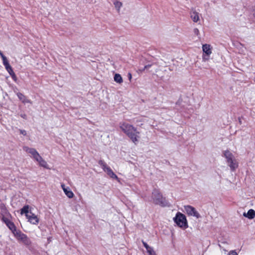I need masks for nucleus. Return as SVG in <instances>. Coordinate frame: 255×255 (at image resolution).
Here are the masks:
<instances>
[{
	"label": "nucleus",
	"mask_w": 255,
	"mask_h": 255,
	"mask_svg": "<svg viewBox=\"0 0 255 255\" xmlns=\"http://www.w3.org/2000/svg\"><path fill=\"white\" fill-rule=\"evenodd\" d=\"M199 14L195 9H192L190 12V17L192 20L197 22L199 20Z\"/></svg>",
	"instance_id": "nucleus-12"
},
{
	"label": "nucleus",
	"mask_w": 255,
	"mask_h": 255,
	"mask_svg": "<svg viewBox=\"0 0 255 255\" xmlns=\"http://www.w3.org/2000/svg\"><path fill=\"white\" fill-rule=\"evenodd\" d=\"M99 164L102 167L104 171L106 172L111 178L116 179L118 181L119 180L118 176L114 173L111 168L109 166H107L106 163L103 160H100L99 161Z\"/></svg>",
	"instance_id": "nucleus-5"
},
{
	"label": "nucleus",
	"mask_w": 255,
	"mask_h": 255,
	"mask_svg": "<svg viewBox=\"0 0 255 255\" xmlns=\"http://www.w3.org/2000/svg\"><path fill=\"white\" fill-rule=\"evenodd\" d=\"M128 78L129 80L131 81V78H132L131 74L130 73H128Z\"/></svg>",
	"instance_id": "nucleus-30"
},
{
	"label": "nucleus",
	"mask_w": 255,
	"mask_h": 255,
	"mask_svg": "<svg viewBox=\"0 0 255 255\" xmlns=\"http://www.w3.org/2000/svg\"><path fill=\"white\" fill-rule=\"evenodd\" d=\"M13 234L18 242L23 244L27 247H29L31 245L30 239L27 235L22 233L21 231L16 230Z\"/></svg>",
	"instance_id": "nucleus-2"
},
{
	"label": "nucleus",
	"mask_w": 255,
	"mask_h": 255,
	"mask_svg": "<svg viewBox=\"0 0 255 255\" xmlns=\"http://www.w3.org/2000/svg\"><path fill=\"white\" fill-rule=\"evenodd\" d=\"M152 197L155 204L165 206L167 205L166 200L162 197V195L157 190H154L152 192Z\"/></svg>",
	"instance_id": "nucleus-3"
},
{
	"label": "nucleus",
	"mask_w": 255,
	"mask_h": 255,
	"mask_svg": "<svg viewBox=\"0 0 255 255\" xmlns=\"http://www.w3.org/2000/svg\"><path fill=\"white\" fill-rule=\"evenodd\" d=\"M202 50L207 56H209L212 53V48L210 45L205 44L202 46Z\"/></svg>",
	"instance_id": "nucleus-13"
},
{
	"label": "nucleus",
	"mask_w": 255,
	"mask_h": 255,
	"mask_svg": "<svg viewBox=\"0 0 255 255\" xmlns=\"http://www.w3.org/2000/svg\"><path fill=\"white\" fill-rule=\"evenodd\" d=\"M193 32L195 35H196L197 36H198L199 35V30L198 28H194L193 30Z\"/></svg>",
	"instance_id": "nucleus-24"
},
{
	"label": "nucleus",
	"mask_w": 255,
	"mask_h": 255,
	"mask_svg": "<svg viewBox=\"0 0 255 255\" xmlns=\"http://www.w3.org/2000/svg\"><path fill=\"white\" fill-rule=\"evenodd\" d=\"M31 210H29V206L28 205H26V206H24L21 209V211H20V213L21 214H24L26 216V217L28 215H29L30 213H31Z\"/></svg>",
	"instance_id": "nucleus-16"
},
{
	"label": "nucleus",
	"mask_w": 255,
	"mask_h": 255,
	"mask_svg": "<svg viewBox=\"0 0 255 255\" xmlns=\"http://www.w3.org/2000/svg\"><path fill=\"white\" fill-rule=\"evenodd\" d=\"M140 132L137 130L136 128L135 131H132L131 132L127 134V135L131 140V141L135 144H136L140 138L139 136Z\"/></svg>",
	"instance_id": "nucleus-9"
},
{
	"label": "nucleus",
	"mask_w": 255,
	"mask_h": 255,
	"mask_svg": "<svg viewBox=\"0 0 255 255\" xmlns=\"http://www.w3.org/2000/svg\"><path fill=\"white\" fill-rule=\"evenodd\" d=\"M147 252L148 255H156L155 252L151 247H150L149 249L147 250Z\"/></svg>",
	"instance_id": "nucleus-23"
},
{
	"label": "nucleus",
	"mask_w": 255,
	"mask_h": 255,
	"mask_svg": "<svg viewBox=\"0 0 255 255\" xmlns=\"http://www.w3.org/2000/svg\"><path fill=\"white\" fill-rule=\"evenodd\" d=\"M224 156L226 158L227 163L232 171H235L238 167V163L234 155L229 150L223 151Z\"/></svg>",
	"instance_id": "nucleus-1"
},
{
	"label": "nucleus",
	"mask_w": 255,
	"mask_h": 255,
	"mask_svg": "<svg viewBox=\"0 0 255 255\" xmlns=\"http://www.w3.org/2000/svg\"><path fill=\"white\" fill-rule=\"evenodd\" d=\"M120 128L126 135L128 134L132 131L136 130V128L133 126L125 122L120 124Z\"/></svg>",
	"instance_id": "nucleus-6"
},
{
	"label": "nucleus",
	"mask_w": 255,
	"mask_h": 255,
	"mask_svg": "<svg viewBox=\"0 0 255 255\" xmlns=\"http://www.w3.org/2000/svg\"><path fill=\"white\" fill-rule=\"evenodd\" d=\"M21 117L24 119H26V115L25 114H21L20 115Z\"/></svg>",
	"instance_id": "nucleus-32"
},
{
	"label": "nucleus",
	"mask_w": 255,
	"mask_h": 255,
	"mask_svg": "<svg viewBox=\"0 0 255 255\" xmlns=\"http://www.w3.org/2000/svg\"><path fill=\"white\" fill-rule=\"evenodd\" d=\"M185 210L188 215L195 217L197 219L201 217L199 213L196 210L195 208L191 206L187 205L184 206Z\"/></svg>",
	"instance_id": "nucleus-8"
},
{
	"label": "nucleus",
	"mask_w": 255,
	"mask_h": 255,
	"mask_svg": "<svg viewBox=\"0 0 255 255\" xmlns=\"http://www.w3.org/2000/svg\"><path fill=\"white\" fill-rule=\"evenodd\" d=\"M209 56H207V55L203 56V60L204 61H206L209 60Z\"/></svg>",
	"instance_id": "nucleus-26"
},
{
	"label": "nucleus",
	"mask_w": 255,
	"mask_h": 255,
	"mask_svg": "<svg viewBox=\"0 0 255 255\" xmlns=\"http://www.w3.org/2000/svg\"><path fill=\"white\" fill-rule=\"evenodd\" d=\"M26 218L30 223L33 225H37L39 223V219L37 216L32 212L26 216Z\"/></svg>",
	"instance_id": "nucleus-11"
},
{
	"label": "nucleus",
	"mask_w": 255,
	"mask_h": 255,
	"mask_svg": "<svg viewBox=\"0 0 255 255\" xmlns=\"http://www.w3.org/2000/svg\"><path fill=\"white\" fill-rule=\"evenodd\" d=\"M20 133L24 135H26V131L25 130L23 129H20L19 130Z\"/></svg>",
	"instance_id": "nucleus-29"
},
{
	"label": "nucleus",
	"mask_w": 255,
	"mask_h": 255,
	"mask_svg": "<svg viewBox=\"0 0 255 255\" xmlns=\"http://www.w3.org/2000/svg\"><path fill=\"white\" fill-rule=\"evenodd\" d=\"M142 244H143V245L144 247L146 248V250H147V249H149V248L150 247H149V246H148V245H147L145 242H144V241H142Z\"/></svg>",
	"instance_id": "nucleus-27"
},
{
	"label": "nucleus",
	"mask_w": 255,
	"mask_h": 255,
	"mask_svg": "<svg viewBox=\"0 0 255 255\" xmlns=\"http://www.w3.org/2000/svg\"><path fill=\"white\" fill-rule=\"evenodd\" d=\"M243 215L249 219H253L255 217V211L253 209H250L247 213H244Z\"/></svg>",
	"instance_id": "nucleus-14"
},
{
	"label": "nucleus",
	"mask_w": 255,
	"mask_h": 255,
	"mask_svg": "<svg viewBox=\"0 0 255 255\" xmlns=\"http://www.w3.org/2000/svg\"><path fill=\"white\" fill-rule=\"evenodd\" d=\"M37 161L39 163L40 166L43 167L45 168H48V164L46 161L44 160L41 156L39 158L38 160H37Z\"/></svg>",
	"instance_id": "nucleus-17"
},
{
	"label": "nucleus",
	"mask_w": 255,
	"mask_h": 255,
	"mask_svg": "<svg viewBox=\"0 0 255 255\" xmlns=\"http://www.w3.org/2000/svg\"><path fill=\"white\" fill-rule=\"evenodd\" d=\"M2 62H3V64L5 68L10 66V65L8 63V61L5 56L2 58Z\"/></svg>",
	"instance_id": "nucleus-21"
},
{
	"label": "nucleus",
	"mask_w": 255,
	"mask_h": 255,
	"mask_svg": "<svg viewBox=\"0 0 255 255\" xmlns=\"http://www.w3.org/2000/svg\"><path fill=\"white\" fill-rule=\"evenodd\" d=\"M0 57L2 58L4 57L5 56L3 54L2 51L1 50H0Z\"/></svg>",
	"instance_id": "nucleus-33"
},
{
	"label": "nucleus",
	"mask_w": 255,
	"mask_h": 255,
	"mask_svg": "<svg viewBox=\"0 0 255 255\" xmlns=\"http://www.w3.org/2000/svg\"><path fill=\"white\" fill-rule=\"evenodd\" d=\"M2 221L6 225L7 227L13 233L17 230L13 222H11L7 218L3 216L2 218Z\"/></svg>",
	"instance_id": "nucleus-10"
},
{
	"label": "nucleus",
	"mask_w": 255,
	"mask_h": 255,
	"mask_svg": "<svg viewBox=\"0 0 255 255\" xmlns=\"http://www.w3.org/2000/svg\"><path fill=\"white\" fill-rule=\"evenodd\" d=\"M174 220L177 225L181 228H186L188 227L185 216L180 213H178L176 214Z\"/></svg>",
	"instance_id": "nucleus-4"
},
{
	"label": "nucleus",
	"mask_w": 255,
	"mask_h": 255,
	"mask_svg": "<svg viewBox=\"0 0 255 255\" xmlns=\"http://www.w3.org/2000/svg\"><path fill=\"white\" fill-rule=\"evenodd\" d=\"M63 191L68 198H72L74 196V194L72 191L68 190L67 188H64Z\"/></svg>",
	"instance_id": "nucleus-19"
},
{
	"label": "nucleus",
	"mask_w": 255,
	"mask_h": 255,
	"mask_svg": "<svg viewBox=\"0 0 255 255\" xmlns=\"http://www.w3.org/2000/svg\"><path fill=\"white\" fill-rule=\"evenodd\" d=\"M5 68L6 70V71L8 72V73L10 75H11V74H13V73H14V72H13V69L10 65L8 67H6Z\"/></svg>",
	"instance_id": "nucleus-22"
},
{
	"label": "nucleus",
	"mask_w": 255,
	"mask_h": 255,
	"mask_svg": "<svg viewBox=\"0 0 255 255\" xmlns=\"http://www.w3.org/2000/svg\"><path fill=\"white\" fill-rule=\"evenodd\" d=\"M23 149L27 153H30L31 155V157L36 161L38 160L39 158L41 157L35 148H30L27 146H24Z\"/></svg>",
	"instance_id": "nucleus-7"
},
{
	"label": "nucleus",
	"mask_w": 255,
	"mask_h": 255,
	"mask_svg": "<svg viewBox=\"0 0 255 255\" xmlns=\"http://www.w3.org/2000/svg\"><path fill=\"white\" fill-rule=\"evenodd\" d=\"M114 81L119 84H121L123 82L121 75L119 74H116L114 76Z\"/></svg>",
	"instance_id": "nucleus-18"
},
{
	"label": "nucleus",
	"mask_w": 255,
	"mask_h": 255,
	"mask_svg": "<svg viewBox=\"0 0 255 255\" xmlns=\"http://www.w3.org/2000/svg\"><path fill=\"white\" fill-rule=\"evenodd\" d=\"M151 66V65H150V64L146 65L144 67V69H147L149 68V67H150Z\"/></svg>",
	"instance_id": "nucleus-31"
},
{
	"label": "nucleus",
	"mask_w": 255,
	"mask_h": 255,
	"mask_svg": "<svg viewBox=\"0 0 255 255\" xmlns=\"http://www.w3.org/2000/svg\"><path fill=\"white\" fill-rule=\"evenodd\" d=\"M228 255H238V254L236 251H232L229 253Z\"/></svg>",
	"instance_id": "nucleus-25"
},
{
	"label": "nucleus",
	"mask_w": 255,
	"mask_h": 255,
	"mask_svg": "<svg viewBox=\"0 0 255 255\" xmlns=\"http://www.w3.org/2000/svg\"><path fill=\"white\" fill-rule=\"evenodd\" d=\"M11 78H12V79L14 81H16L17 80V77L16 76V75L15 74V73H13V74H11V75H10Z\"/></svg>",
	"instance_id": "nucleus-28"
},
{
	"label": "nucleus",
	"mask_w": 255,
	"mask_h": 255,
	"mask_svg": "<svg viewBox=\"0 0 255 255\" xmlns=\"http://www.w3.org/2000/svg\"><path fill=\"white\" fill-rule=\"evenodd\" d=\"M17 96L18 98H19V99L22 102V103H30V101L29 100L27 99L26 97L22 93H17Z\"/></svg>",
	"instance_id": "nucleus-15"
},
{
	"label": "nucleus",
	"mask_w": 255,
	"mask_h": 255,
	"mask_svg": "<svg viewBox=\"0 0 255 255\" xmlns=\"http://www.w3.org/2000/svg\"><path fill=\"white\" fill-rule=\"evenodd\" d=\"M114 4L117 11L119 12L120 11L121 7L123 5L122 2L119 1H115L114 2Z\"/></svg>",
	"instance_id": "nucleus-20"
},
{
	"label": "nucleus",
	"mask_w": 255,
	"mask_h": 255,
	"mask_svg": "<svg viewBox=\"0 0 255 255\" xmlns=\"http://www.w3.org/2000/svg\"><path fill=\"white\" fill-rule=\"evenodd\" d=\"M61 187H62V189H63L64 188H65V185H64V184H62V185H61Z\"/></svg>",
	"instance_id": "nucleus-35"
},
{
	"label": "nucleus",
	"mask_w": 255,
	"mask_h": 255,
	"mask_svg": "<svg viewBox=\"0 0 255 255\" xmlns=\"http://www.w3.org/2000/svg\"><path fill=\"white\" fill-rule=\"evenodd\" d=\"M145 69H144V68L142 69H140L139 70L141 72H143V71H144Z\"/></svg>",
	"instance_id": "nucleus-34"
},
{
	"label": "nucleus",
	"mask_w": 255,
	"mask_h": 255,
	"mask_svg": "<svg viewBox=\"0 0 255 255\" xmlns=\"http://www.w3.org/2000/svg\"><path fill=\"white\" fill-rule=\"evenodd\" d=\"M239 123H240V124H242V121L241 120V119H239Z\"/></svg>",
	"instance_id": "nucleus-36"
}]
</instances>
